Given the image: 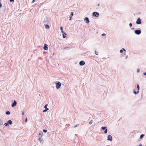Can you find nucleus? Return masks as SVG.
<instances>
[{"label":"nucleus","instance_id":"f257e3e1","mask_svg":"<svg viewBox=\"0 0 146 146\" xmlns=\"http://www.w3.org/2000/svg\"><path fill=\"white\" fill-rule=\"evenodd\" d=\"M56 88L58 89L60 88L61 86V84L60 82H58L56 83Z\"/></svg>","mask_w":146,"mask_h":146},{"label":"nucleus","instance_id":"f03ea898","mask_svg":"<svg viewBox=\"0 0 146 146\" xmlns=\"http://www.w3.org/2000/svg\"><path fill=\"white\" fill-rule=\"evenodd\" d=\"M136 23L137 25H139L141 23V20L140 19V18H138L137 19V21L136 22Z\"/></svg>","mask_w":146,"mask_h":146},{"label":"nucleus","instance_id":"7ed1b4c3","mask_svg":"<svg viewBox=\"0 0 146 146\" xmlns=\"http://www.w3.org/2000/svg\"><path fill=\"white\" fill-rule=\"evenodd\" d=\"M141 33V31L140 30H136L135 31V33L137 35L140 34Z\"/></svg>","mask_w":146,"mask_h":146},{"label":"nucleus","instance_id":"20e7f679","mask_svg":"<svg viewBox=\"0 0 146 146\" xmlns=\"http://www.w3.org/2000/svg\"><path fill=\"white\" fill-rule=\"evenodd\" d=\"M93 15L95 17H98L99 15L98 13L96 12H94L92 13Z\"/></svg>","mask_w":146,"mask_h":146},{"label":"nucleus","instance_id":"39448f33","mask_svg":"<svg viewBox=\"0 0 146 146\" xmlns=\"http://www.w3.org/2000/svg\"><path fill=\"white\" fill-rule=\"evenodd\" d=\"M108 138L107 140L109 141H111L112 140V137L110 135H108Z\"/></svg>","mask_w":146,"mask_h":146},{"label":"nucleus","instance_id":"423d86ee","mask_svg":"<svg viewBox=\"0 0 146 146\" xmlns=\"http://www.w3.org/2000/svg\"><path fill=\"white\" fill-rule=\"evenodd\" d=\"M84 20L85 21L86 23H88L90 22V21L89 20V19L87 17H85L84 18Z\"/></svg>","mask_w":146,"mask_h":146},{"label":"nucleus","instance_id":"0eeeda50","mask_svg":"<svg viewBox=\"0 0 146 146\" xmlns=\"http://www.w3.org/2000/svg\"><path fill=\"white\" fill-rule=\"evenodd\" d=\"M17 104V103L16 101L15 100H14L13 102L11 104V106L13 107L15 106Z\"/></svg>","mask_w":146,"mask_h":146},{"label":"nucleus","instance_id":"6e6552de","mask_svg":"<svg viewBox=\"0 0 146 146\" xmlns=\"http://www.w3.org/2000/svg\"><path fill=\"white\" fill-rule=\"evenodd\" d=\"M44 22L45 24H48L49 23V21L48 19L47 18H46L45 19L44 21Z\"/></svg>","mask_w":146,"mask_h":146},{"label":"nucleus","instance_id":"1a4fd4ad","mask_svg":"<svg viewBox=\"0 0 146 146\" xmlns=\"http://www.w3.org/2000/svg\"><path fill=\"white\" fill-rule=\"evenodd\" d=\"M85 64V62L84 61L82 60L79 63V64L80 66H83Z\"/></svg>","mask_w":146,"mask_h":146},{"label":"nucleus","instance_id":"9d476101","mask_svg":"<svg viewBox=\"0 0 146 146\" xmlns=\"http://www.w3.org/2000/svg\"><path fill=\"white\" fill-rule=\"evenodd\" d=\"M48 45L47 44H45L44 45L43 49L44 50H47L48 49Z\"/></svg>","mask_w":146,"mask_h":146},{"label":"nucleus","instance_id":"9b49d317","mask_svg":"<svg viewBox=\"0 0 146 146\" xmlns=\"http://www.w3.org/2000/svg\"><path fill=\"white\" fill-rule=\"evenodd\" d=\"M62 35L63 38H65L66 37L65 35H66V34L64 32L62 33Z\"/></svg>","mask_w":146,"mask_h":146},{"label":"nucleus","instance_id":"f8f14e48","mask_svg":"<svg viewBox=\"0 0 146 146\" xmlns=\"http://www.w3.org/2000/svg\"><path fill=\"white\" fill-rule=\"evenodd\" d=\"M7 123H8V124H10V125H12V121L10 120H8L7 121Z\"/></svg>","mask_w":146,"mask_h":146},{"label":"nucleus","instance_id":"ddd939ff","mask_svg":"<svg viewBox=\"0 0 146 146\" xmlns=\"http://www.w3.org/2000/svg\"><path fill=\"white\" fill-rule=\"evenodd\" d=\"M45 27L47 29H49L50 28L48 24H46L45 25Z\"/></svg>","mask_w":146,"mask_h":146},{"label":"nucleus","instance_id":"4468645a","mask_svg":"<svg viewBox=\"0 0 146 146\" xmlns=\"http://www.w3.org/2000/svg\"><path fill=\"white\" fill-rule=\"evenodd\" d=\"M39 135L40 136V138L43 135V133L42 131H40L39 133Z\"/></svg>","mask_w":146,"mask_h":146},{"label":"nucleus","instance_id":"2eb2a0df","mask_svg":"<svg viewBox=\"0 0 146 146\" xmlns=\"http://www.w3.org/2000/svg\"><path fill=\"white\" fill-rule=\"evenodd\" d=\"M40 137H39L38 139V140L40 141V143H43L44 142V140L43 139H41Z\"/></svg>","mask_w":146,"mask_h":146},{"label":"nucleus","instance_id":"dca6fc26","mask_svg":"<svg viewBox=\"0 0 146 146\" xmlns=\"http://www.w3.org/2000/svg\"><path fill=\"white\" fill-rule=\"evenodd\" d=\"M139 92L138 91H137V92H136L135 90H133V92L134 93V94H136L138 93H139Z\"/></svg>","mask_w":146,"mask_h":146},{"label":"nucleus","instance_id":"f3484780","mask_svg":"<svg viewBox=\"0 0 146 146\" xmlns=\"http://www.w3.org/2000/svg\"><path fill=\"white\" fill-rule=\"evenodd\" d=\"M49 110L48 108H45V109L43 111V112H44L46 111H47L48 110Z\"/></svg>","mask_w":146,"mask_h":146},{"label":"nucleus","instance_id":"a211bd4d","mask_svg":"<svg viewBox=\"0 0 146 146\" xmlns=\"http://www.w3.org/2000/svg\"><path fill=\"white\" fill-rule=\"evenodd\" d=\"M60 29L61 31V32L62 33H63V32H64L63 31V27H60Z\"/></svg>","mask_w":146,"mask_h":146},{"label":"nucleus","instance_id":"6ab92c4d","mask_svg":"<svg viewBox=\"0 0 146 146\" xmlns=\"http://www.w3.org/2000/svg\"><path fill=\"white\" fill-rule=\"evenodd\" d=\"M101 129L103 130H105L106 129V127H101Z\"/></svg>","mask_w":146,"mask_h":146},{"label":"nucleus","instance_id":"aec40b11","mask_svg":"<svg viewBox=\"0 0 146 146\" xmlns=\"http://www.w3.org/2000/svg\"><path fill=\"white\" fill-rule=\"evenodd\" d=\"M62 49H67L68 50H69L70 49V48L68 47H65L63 48H62Z\"/></svg>","mask_w":146,"mask_h":146},{"label":"nucleus","instance_id":"412c9836","mask_svg":"<svg viewBox=\"0 0 146 146\" xmlns=\"http://www.w3.org/2000/svg\"><path fill=\"white\" fill-rule=\"evenodd\" d=\"M137 91L139 92L140 88H139V85L138 84L137 85Z\"/></svg>","mask_w":146,"mask_h":146},{"label":"nucleus","instance_id":"4be33fe9","mask_svg":"<svg viewBox=\"0 0 146 146\" xmlns=\"http://www.w3.org/2000/svg\"><path fill=\"white\" fill-rule=\"evenodd\" d=\"M10 112L9 111H7L6 112V114L7 115H9L10 114Z\"/></svg>","mask_w":146,"mask_h":146},{"label":"nucleus","instance_id":"5701e85b","mask_svg":"<svg viewBox=\"0 0 146 146\" xmlns=\"http://www.w3.org/2000/svg\"><path fill=\"white\" fill-rule=\"evenodd\" d=\"M144 136V135L143 134H142L141 135L140 137V139H141Z\"/></svg>","mask_w":146,"mask_h":146},{"label":"nucleus","instance_id":"b1692460","mask_svg":"<svg viewBox=\"0 0 146 146\" xmlns=\"http://www.w3.org/2000/svg\"><path fill=\"white\" fill-rule=\"evenodd\" d=\"M3 123V122L0 119V126Z\"/></svg>","mask_w":146,"mask_h":146},{"label":"nucleus","instance_id":"393cba45","mask_svg":"<svg viewBox=\"0 0 146 146\" xmlns=\"http://www.w3.org/2000/svg\"><path fill=\"white\" fill-rule=\"evenodd\" d=\"M4 125H5L6 126H9V124H8V123H5L4 124Z\"/></svg>","mask_w":146,"mask_h":146},{"label":"nucleus","instance_id":"a878e982","mask_svg":"<svg viewBox=\"0 0 146 146\" xmlns=\"http://www.w3.org/2000/svg\"><path fill=\"white\" fill-rule=\"evenodd\" d=\"M70 15V17H72L73 16V13L72 12H71V13Z\"/></svg>","mask_w":146,"mask_h":146},{"label":"nucleus","instance_id":"bb28decb","mask_svg":"<svg viewBox=\"0 0 146 146\" xmlns=\"http://www.w3.org/2000/svg\"><path fill=\"white\" fill-rule=\"evenodd\" d=\"M98 52L96 51H95V54H96V55H98Z\"/></svg>","mask_w":146,"mask_h":146},{"label":"nucleus","instance_id":"cd10ccee","mask_svg":"<svg viewBox=\"0 0 146 146\" xmlns=\"http://www.w3.org/2000/svg\"><path fill=\"white\" fill-rule=\"evenodd\" d=\"M107 131H108V130L107 129H105V131H104V133H107Z\"/></svg>","mask_w":146,"mask_h":146},{"label":"nucleus","instance_id":"c85d7f7f","mask_svg":"<svg viewBox=\"0 0 146 146\" xmlns=\"http://www.w3.org/2000/svg\"><path fill=\"white\" fill-rule=\"evenodd\" d=\"M93 120H91L90 122H89V123L90 124H91L92 123Z\"/></svg>","mask_w":146,"mask_h":146},{"label":"nucleus","instance_id":"c756f323","mask_svg":"<svg viewBox=\"0 0 146 146\" xmlns=\"http://www.w3.org/2000/svg\"><path fill=\"white\" fill-rule=\"evenodd\" d=\"M43 132L44 133H46L47 132V131L46 129H43Z\"/></svg>","mask_w":146,"mask_h":146},{"label":"nucleus","instance_id":"7c9ffc66","mask_svg":"<svg viewBox=\"0 0 146 146\" xmlns=\"http://www.w3.org/2000/svg\"><path fill=\"white\" fill-rule=\"evenodd\" d=\"M79 125L78 124H77L75 125L74 126V127H77V126H78Z\"/></svg>","mask_w":146,"mask_h":146},{"label":"nucleus","instance_id":"2f4dec72","mask_svg":"<svg viewBox=\"0 0 146 146\" xmlns=\"http://www.w3.org/2000/svg\"><path fill=\"white\" fill-rule=\"evenodd\" d=\"M47 106H48V104H46V105H45V106H44V108H47Z\"/></svg>","mask_w":146,"mask_h":146},{"label":"nucleus","instance_id":"473e14b6","mask_svg":"<svg viewBox=\"0 0 146 146\" xmlns=\"http://www.w3.org/2000/svg\"><path fill=\"white\" fill-rule=\"evenodd\" d=\"M132 24L131 23H130L129 24V26H130V27H131L132 26Z\"/></svg>","mask_w":146,"mask_h":146},{"label":"nucleus","instance_id":"72a5a7b5","mask_svg":"<svg viewBox=\"0 0 146 146\" xmlns=\"http://www.w3.org/2000/svg\"><path fill=\"white\" fill-rule=\"evenodd\" d=\"M119 52L121 53H122L123 52V51L122 49H121L120 50Z\"/></svg>","mask_w":146,"mask_h":146},{"label":"nucleus","instance_id":"f704fd0d","mask_svg":"<svg viewBox=\"0 0 146 146\" xmlns=\"http://www.w3.org/2000/svg\"><path fill=\"white\" fill-rule=\"evenodd\" d=\"M140 72V70L139 69H138L137 70V73H139Z\"/></svg>","mask_w":146,"mask_h":146},{"label":"nucleus","instance_id":"c9c22d12","mask_svg":"<svg viewBox=\"0 0 146 146\" xmlns=\"http://www.w3.org/2000/svg\"><path fill=\"white\" fill-rule=\"evenodd\" d=\"M27 118H25V122H27Z\"/></svg>","mask_w":146,"mask_h":146},{"label":"nucleus","instance_id":"e433bc0d","mask_svg":"<svg viewBox=\"0 0 146 146\" xmlns=\"http://www.w3.org/2000/svg\"><path fill=\"white\" fill-rule=\"evenodd\" d=\"M121 49L123 50H123L124 51H126L125 50L124 48H122Z\"/></svg>","mask_w":146,"mask_h":146},{"label":"nucleus","instance_id":"4c0bfd02","mask_svg":"<svg viewBox=\"0 0 146 146\" xmlns=\"http://www.w3.org/2000/svg\"><path fill=\"white\" fill-rule=\"evenodd\" d=\"M106 35V34L105 33H103L102 34V36H104V35Z\"/></svg>","mask_w":146,"mask_h":146},{"label":"nucleus","instance_id":"58836bf2","mask_svg":"<svg viewBox=\"0 0 146 146\" xmlns=\"http://www.w3.org/2000/svg\"><path fill=\"white\" fill-rule=\"evenodd\" d=\"M24 114V112L23 111L22 112V115H23Z\"/></svg>","mask_w":146,"mask_h":146},{"label":"nucleus","instance_id":"ea45409f","mask_svg":"<svg viewBox=\"0 0 146 146\" xmlns=\"http://www.w3.org/2000/svg\"><path fill=\"white\" fill-rule=\"evenodd\" d=\"M35 0H33V1L32 2V3H33L35 1Z\"/></svg>","mask_w":146,"mask_h":146},{"label":"nucleus","instance_id":"a19ab883","mask_svg":"<svg viewBox=\"0 0 146 146\" xmlns=\"http://www.w3.org/2000/svg\"><path fill=\"white\" fill-rule=\"evenodd\" d=\"M72 17H70V19H69V20L70 21V20H71V19H72Z\"/></svg>","mask_w":146,"mask_h":146},{"label":"nucleus","instance_id":"79ce46f5","mask_svg":"<svg viewBox=\"0 0 146 146\" xmlns=\"http://www.w3.org/2000/svg\"><path fill=\"white\" fill-rule=\"evenodd\" d=\"M143 74L145 75H146V72L144 73Z\"/></svg>","mask_w":146,"mask_h":146},{"label":"nucleus","instance_id":"37998d69","mask_svg":"<svg viewBox=\"0 0 146 146\" xmlns=\"http://www.w3.org/2000/svg\"><path fill=\"white\" fill-rule=\"evenodd\" d=\"M2 6V4H1V2H0V7H1Z\"/></svg>","mask_w":146,"mask_h":146},{"label":"nucleus","instance_id":"c03bdc74","mask_svg":"<svg viewBox=\"0 0 146 146\" xmlns=\"http://www.w3.org/2000/svg\"><path fill=\"white\" fill-rule=\"evenodd\" d=\"M11 2H12V1H14V0H9Z\"/></svg>","mask_w":146,"mask_h":146},{"label":"nucleus","instance_id":"a18cd8bd","mask_svg":"<svg viewBox=\"0 0 146 146\" xmlns=\"http://www.w3.org/2000/svg\"><path fill=\"white\" fill-rule=\"evenodd\" d=\"M128 57V56H127L126 57H125V59H127Z\"/></svg>","mask_w":146,"mask_h":146},{"label":"nucleus","instance_id":"49530a36","mask_svg":"<svg viewBox=\"0 0 146 146\" xmlns=\"http://www.w3.org/2000/svg\"><path fill=\"white\" fill-rule=\"evenodd\" d=\"M138 146H142V145L141 144H140Z\"/></svg>","mask_w":146,"mask_h":146},{"label":"nucleus","instance_id":"de8ad7c7","mask_svg":"<svg viewBox=\"0 0 146 146\" xmlns=\"http://www.w3.org/2000/svg\"><path fill=\"white\" fill-rule=\"evenodd\" d=\"M134 29V27H133V28H131V29H132V30H133V29Z\"/></svg>","mask_w":146,"mask_h":146},{"label":"nucleus","instance_id":"09e8293b","mask_svg":"<svg viewBox=\"0 0 146 146\" xmlns=\"http://www.w3.org/2000/svg\"><path fill=\"white\" fill-rule=\"evenodd\" d=\"M100 5V4L99 3H98V6H99Z\"/></svg>","mask_w":146,"mask_h":146},{"label":"nucleus","instance_id":"8fccbe9b","mask_svg":"<svg viewBox=\"0 0 146 146\" xmlns=\"http://www.w3.org/2000/svg\"><path fill=\"white\" fill-rule=\"evenodd\" d=\"M106 58H104V59H106Z\"/></svg>","mask_w":146,"mask_h":146}]
</instances>
